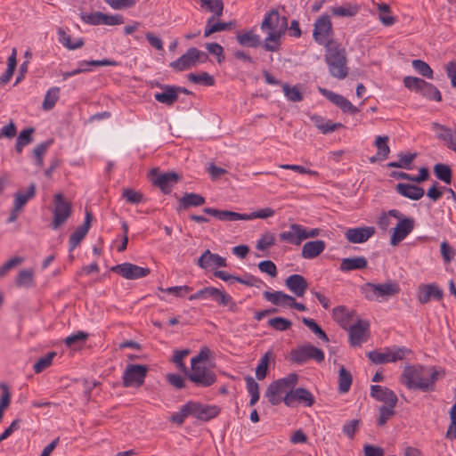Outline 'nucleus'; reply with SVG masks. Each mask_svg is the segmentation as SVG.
I'll list each match as a JSON object with an SVG mask.
<instances>
[{"mask_svg": "<svg viewBox=\"0 0 456 456\" xmlns=\"http://www.w3.org/2000/svg\"><path fill=\"white\" fill-rule=\"evenodd\" d=\"M438 375V371L435 369H426L420 365H408L404 367L401 379L403 384L410 390L431 392L435 390Z\"/></svg>", "mask_w": 456, "mask_h": 456, "instance_id": "f257e3e1", "label": "nucleus"}, {"mask_svg": "<svg viewBox=\"0 0 456 456\" xmlns=\"http://www.w3.org/2000/svg\"><path fill=\"white\" fill-rule=\"evenodd\" d=\"M264 32H267L263 47L269 52L278 51L281 45V37L288 29V19L281 16L278 10L272 9L266 12L260 26Z\"/></svg>", "mask_w": 456, "mask_h": 456, "instance_id": "f03ea898", "label": "nucleus"}, {"mask_svg": "<svg viewBox=\"0 0 456 456\" xmlns=\"http://www.w3.org/2000/svg\"><path fill=\"white\" fill-rule=\"evenodd\" d=\"M325 61L333 77L344 79L348 75L346 50L339 44L325 48Z\"/></svg>", "mask_w": 456, "mask_h": 456, "instance_id": "7ed1b4c3", "label": "nucleus"}, {"mask_svg": "<svg viewBox=\"0 0 456 456\" xmlns=\"http://www.w3.org/2000/svg\"><path fill=\"white\" fill-rule=\"evenodd\" d=\"M361 292L369 301L382 302L400 292L399 284L388 281L385 283L366 282L360 287Z\"/></svg>", "mask_w": 456, "mask_h": 456, "instance_id": "20e7f679", "label": "nucleus"}, {"mask_svg": "<svg viewBox=\"0 0 456 456\" xmlns=\"http://www.w3.org/2000/svg\"><path fill=\"white\" fill-rule=\"evenodd\" d=\"M334 31L330 15L322 14L318 17L314 24L313 37L314 41L327 48L338 44L332 39Z\"/></svg>", "mask_w": 456, "mask_h": 456, "instance_id": "39448f33", "label": "nucleus"}, {"mask_svg": "<svg viewBox=\"0 0 456 456\" xmlns=\"http://www.w3.org/2000/svg\"><path fill=\"white\" fill-rule=\"evenodd\" d=\"M388 214L392 217L398 219V223L394 228L390 239V244L392 246H396L413 231L415 220L412 217L404 216L397 209H391L388 211Z\"/></svg>", "mask_w": 456, "mask_h": 456, "instance_id": "423d86ee", "label": "nucleus"}, {"mask_svg": "<svg viewBox=\"0 0 456 456\" xmlns=\"http://www.w3.org/2000/svg\"><path fill=\"white\" fill-rule=\"evenodd\" d=\"M53 221L51 227L53 230L58 229L63 225L72 213V206L69 201L65 200L62 193H56L53 197Z\"/></svg>", "mask_w": 456, "mask_h": 456, "instance_id": "0eeeda50", "label": "nucleus"}, {"mask_svg": "<svg viewBox=\"0 0 456 456\" xmlns=\"http://www.w3.org/2000/svg\"><path fill=\"white\" fill-rule=\"evenodd\" d=\"M410 352L411 351L406 349L404 346H397L394 348L387 347L384 349V352H379L378 350L370 351L367 353V357L375 364H385L403 360L406 354Z\"/></svg>", "mask_w": 456, "mask_h": 456, "instance_id": "6e6552de", "label": "nucleus"}, {"mask_svg": "<svg viewBox=\"0 0 456 456\" xmlns=\"http://www.w3.org/2000/svg\"><path fill=\"white\" fill-rule=\"evenodd\" d=\"M324 358L323 351L312 344L297 346L290 353L291 361L297 364H303L309 360H314L320 363L324 361Z\"/></svg>", "mask_w": 456, "mask_h": 456, "instance_id": "1a4fd4ad", "label": "nucleus"}, {"mask_svg": "<svg viewBox=\"0 0 456 456\" xmlns=\"http://www.w3.org/2000/svg\"><path fill=\"white\" fill-rule=\"evenodd\" d=\"M184 375L199 387H208L216 381L215 372L206 366L191 365V369Z\"/></svg>", "mask_w": 456, "mask_h": 456, "instance_id": "9d476101", "label": "nucleus"}, {"mask_svg": "<svg viewBox=\"0 0 456 456\" xmlns=\"http://www.w3.org/2000/svg\"><path fill=\"white\" fill-rule=\"evenodd\" d=\"M149 368L146 365L128 364L122 376L125 387H139L144 383Z\"/></svg>", "mask_w": 456, "mask_h": 456, "instance_id": "9b49d317", "label": "nucleus"}, {"mask_svg": "<svg viewBox=\"0 0 456 456\" xmlns=\"http://www.w3.org/2000/svg\"><path fill=\"white\" fill-rule=\"evenodd\" d=\"M283 403L288 407H295L297 403L311 407L314 404L315 398L308 389L297 387L286 393Z\"/></svg>", "mask_w": 456, "mask_h": 456, "instance_id": "f8f14e48", "label": "nucleus"}, {"mask_svg": "<svg viewBox=\"0 0 456 456\" xmlns=\"http://www.w3.org/2000/svg\"><path fill=\"white\" fill-rule=\"evenodd\" d=\"M110 271L127 280H137L146 277L151 273L150 268L127 262L112 266Z\"/></svg>", "mask_w": 456, "mask_h": 456, "instance_id": "ddd939ff", "label": "nucleus"}, {"mask_svg": "<svg viewBox=\"0 0 456 456\" xmlns=\"http://www.w3.org/2000/svg\"><path fill=\"white\" fill-rule=\"evenodd\" d=\"M151 182L159 187L164 194H169L173 186L178 182L179 175L175 172L159 173L154 168L151 172Z\"/></svg>", "mask_w": 456, "mask_h": 456, "instance_id": "4468645a", "label": "nucleus"}, {"mask_svg": "<svg viewBox=\"0 0 456 456\" xmlns=\"http://www.w3.org/2000/svg\"><path fill=\"white\" fill-rule=\"evenodd\" d=\"M189 405L191 416L201 421H208L220 413V408L216 405L203 404L194 401H189Z\"/></svg>", "mask_w": 456, "mask_h": 456, "instance_id": "2eb2a0df", "label": "nucleus"}, {"mask_svg": "<svg viewBox=\"0 0 456 456\" xmlns=\"http://www.w3.org/2000/svg\"><path fill=\"white\" fill-rule=\"evenodd\" d=\"M318 91L330 102L338 107L343 112L350 114H356L359 112V109L353 105L351 102L343 95L322 87H318Z\"/></svg>", "mask_w": 456, "mask_h": 456, "instance_id": "dca6fc26", "label": "nucleus"}, {"mask_svg": "<svg viewBox=\"0 0 456 456\" xmlns=\"http://www.w3.org/2000/svg\"><path fill=\"white\" fill-rule=\"evenodd\" d=\"M370 390V395L376 401L383 403L384 405L396 406L397 395L390 388L379 385H371Z\"/></svg>", "mask_w": 456, "mask_h": 456, "instance_id": "f3484780", "label": "nucleus"}, {"mask_svg": "<svg viewBox=\"0 0 456 456\" xmlns=\"http://www.w3.org/2000/svg\"><path fill=\"white\" fill-rule=\"evenodd\" d=\"M374 234V227L361 226L347 229L345 232V237L350 243L359 244L366 242Z\"/></svg>", "mask_w": 456, "mask_h": 456, "instance_id": "a211bd4d", "label": "nucleus"}, {"mask_svg": "<svg viewBox=\"0 0 456 456\" xmlns=\"http://www.w3.org/2000/svg\"><path fill=\"white\" fill-rule=\"evenodd\" d=\"M93 219V216L91 212L86 211V217L83 224L77 227L74 232L71 233L69 240V250L71 252L73 251L84 240V238L86 236V234L89 232V229L91 227V222Z\"/></svg>", "mask_w": 456, "mask_h": 456, "instance_id": "6ab92c4d", "label": "nucleus"}, {"mask_svg": "<svg viewBox=\"0 0 456 456\" xmlns=\"http://www.w3.org/2000/svg\"><path fill=\"white\" fill-rule=\"evenodd\" d=\"M304 226L299 224H291L287 231L279 234L281 241L288 242L294 246H299L304 241Z\"/></svg>", "mask_w": 456, "mask_h": 456, "instance_id": "aec40b11", "label": "nucleus"}, {"mask_svg": "<svg viewBox=\"0 0 456 456\" xmlns=\"http://www.w3.org/2000/svg\"><path fill=\"white\" fill-rule=\"evenodd\" d=\"M432 130L436 132V138L444 142L450 150L456 151V129L452 130L438 122H433Z\"/></svg>", "mask_w": 456, "mask_h": 456, "instance_id": "412c9836", "label": "nucleus"}, {"mask_svg": "<svg viewBox=\"0 0 456 456\" xmlns=\"http://www.w3.org/2000/svg\"><path fill=\"white\" fill-rule=\"evenodd\" d=\"M198 265L202 269L225 267L226 259L218 254L206 249L198 259Z\"/></svg>", "mask_w": 456, "mask_h": 456, "instance_id": "4be33fe9", "label": "nucleus"}, {"mask_svg": "<svg viewBox=\"0 0 456 456\" xmlns=\"http://www.w3.org/2000/svg\"><path fill=\"white\" fill-rule=\"evenodd\" d=\"M285 286L295 296L301 297L308 289L306 279L300 274H291L285 280Z\"/></svg>", "mask_w": 456, "mask_h": 456, "instance_id": "5701e85b", "label": "nucleus"}, {"mask_svg": "<svg viewBox=\"0 0 456 456\" xmlns=\"http://www.w3.org/2000/svg\"><path fill=\"white\" fill-rule=\"evenodd\" d=\"M196 65L194 47L189 48L182 56L169 63V67L175 71L187 70Z\"/></svg>", "mask_w": 456, "mask_h": 456, "instance_id": "b1692460", "label": "nucleus"}, {"mask_svg": "<svg viewBox=\"0 0 456 456\" xmlns=\"http://www.w3.org/2000/svg\"><path fill=\"white\" fill-rule=\"evenodd\" d=\"M443 295V290L436 284L431 283L419 287L418 299L421 304H427L430 299H442Z\"/></svg>", "mask_w": 456, "mask_h": 456, "instance_id": "393cba45", "label": "nucleus"}, {"mask_svg": "<svg viewBox=\"0 0 456 456\" xmlns=\"http://www.w3.org/2000/svg\"><path fill=\"white\" fill-rule=\"evenodd\" d=\"M395 191L400 195L411 200H419L425 194V191L422 187L411 183H399L395 186Z\"/></svg>", "mask_w": 456, "mask_h": 456, "instance_id": "a878e982", "label": "nucleus"}, {"mask_svg": "<svg viewBox=\"0 0 456 456\" xmlns=\"http://www.w3.org/2000/svg\"><path fill=\"white\" fill-rule=\"evenodd\" d=\"M370 323L367 321L358 320L349 329V339L352 346H359L362 342L365 332L369 331Z\"/></svg>", "mask_w": 456, "mask_h": 456, "instance_id": "bb28decb", "label": "nucleus"}, {"mask_svg": "<svg viewBox=\"0 0 456 456\" xmlns=\"http://www.w3.org/2000/svg\"><path fill=\"white\" fill-rule=\"evenodd\" d=\"M326 248L324 240H317L307 241L303 245L301 256L305 259H314L320 256Z\"/></svg>", "mask_w": 456, "mask_h": 456, "instance_id": "cd10ccee", "label": "nucleus"}, {"mask_svg": "<svg viewBox=\"0 0 456 456\" xmlns=\"http://www.w3.org/2000/svg\"><path fill=\"white\" fill-rule=\"evenodd\" d=\"M157 86L162 89V92L156 93L154 95V98L157 102L167 106H171L178 100V95L175 93V86L163 85L159 83H158Z\"/></svg>", "mask_w": 456, "mask_h": 456, "instance_id": "c85d7f7f", "label": "nucleus"}, {"mask_svg": "<svg viewBox=\"0 0 456 456\" xmlns=\"http://www.w3.org/2000/svg\"><path fill=\"white\" fill-rule=\"evenodd\" d=\"M206 200L203 196L194 192H185L178 200L176 210L188 209L191 207H200L204 205Z\"/></svg>", "mask_w": 456, "mask_h": 456, "instance_id": "c756f323", "label": "nucleus"}, {"mask_svg": "<svg viewBox=\"0 0 456 456\" xmlns=\"http://www.w3.org/2000/svg\"><path fill=\"white\" fill-rule=\"evenodd\" d=\"M202 212L207 215L212 216L221 221H232L233 222V221H238V220H241L242 218H245L242 216V214H240V213L229 211V210H220V209H216V208H204L202 209Z\"/></svg>", "mask_w": 456, "mask_h": 456, "instance_id": "7c9ffc66", "label": "nucleus"}, {"mask_svg": "<svg viewBox=\"0 0 456 456\" xmlns=\"http://www.w3.org/2000/svg\"><path fill=\"white\" fill-rule=\"evenodd\" d=\"M368 266V261L364 256H354L343 258L339 269L342 272L362 270Z\"/></svg>", "mask_w": 456, "mask_h": 456, "instance_id": "2f4dec72", "label": "nucleus"}, {"mask_svg": "<svg viewBox=\"0 0 456 456\" xmlns=\"http://www.w3.org/2000/svg\"><path fill=\"white\" fill-rule=\"evenodd\" d=\"M236 40L241 46L256 48L262 45L260 37L255 34L253 30L238 32Z\"/></svg>", "mask_w": 456, "mask_h": 456, "instance_id": "473e14b6", "label": "nucleus"}, {"mask_svg": "<svg viewBox=\"0 0 456 456\" xmlns=\"http://www.w3.org/2000/svg\"><path fill=\"white\" fill-rule=\"evenodd\" d=\"M273 386H275V381L272 382L267 387L265 396L272 405H278L281 402H283V398L281 397V395L286 394L289 392V389L283 385H280L276 387Z\"/></svg>", "mask_w": 456, "mask_h": 456, "instance_id": "72a5a7b5", "label": "nucleus"}, {"mask_svg": "<svg viewBox=\"0 0 456 456\" xmlns=\"http://www.w3.org/2000/svg\"><path fill=\"white\" fill-rule=\"evenodd\" d=\"M275 356L273 353L269 350L267 351L259 360L258 364L256 368V377L258 380L265 379L268 371V366L271 362H274Z\"/></svg>", "mask_w": 456, "mask_h": 456, "instance_id": "f704fd0d", "label": "nucleus"}, {"mask_svg": "<svg viewBox=\"0 0 456 456\" xmlns=\"http://www.w3.org/2000/svg\"><path fill=\"white\" fill-rule=\"evenodd\" d=\"M36 195V184L34 183H30L27 191H17L14 193V201L13 205L16 209H22L24 206L28 203V201L33 199Z\"/></svg>", "mask_w": 456, "mask_h": 456, "instance_id": "c9c22d12", "label": "nucleus"}, {"mask_svg": "<svg viewBox=\"0 0 456 456\" xmlns=\"http://www.w3.org/2000/svg\"><path fill=\"white\" fill-rule=\"evenodd\" d=\"M216 17L217 16L212 15L208 19L204 30L205 37H208L216 32L228 30L232 28V22H215Z\"/></svg>", "mask_w": 456, "mask_h": 456, "instance_id": "e433bc0d", "label": "nucleus"}, {"mask_svg": "<svg viewBox=\"0 0 456 456\" xmlns=\"http://www.w3.org/2000/svg\"><path fill=\"white\" fill-rule=\"evenodd\" d=\"M17 66V50L16 48H12L11 55L7 59V69L5 72L0 77V85L7 84L16 69Z\"/></svg>", "mask_w": 456, "mask_h": 456, "instance_id": "4c0bfd02", "label": "nucleus"}, {"mask_svg": "<svg viewBox=\"0 0 456 456\" xmlns=\"http://www.w3.org/2000/svg\"><path fill=\"white\" fill-rule=\"evenodd\" d=\"M58 36L59 42L69 50H76L84 45V39L82 37L77 38L72 42L71 37L61 28L58 29Z\"/></svg>", "mask_w": 456, "mask_h": 456, "instance_id": "58836bf2", "label": "nucleus"}, {"mask_svg": "<svg viewBox=\"0 0 456 456\" xmlns=\"http://www.w3.org/2000/svg\"><path fill=\"white\" fill-rule=\"evenodd\" d=\"M353 377L349 370L341 366L338 370V391L340 394H346L350 390Z\"/></svg>", "mask_w": 456, "mask_h": 456, "instance_id": "ea45409f", "label": "nucleus"}, {"mask_svg": "<svg viewBox=\"0 0 456 456\" xmlns=\"http://www.w3.org/2000/svg\"><path fill=\"white\" fill-rule=\"evenodd\" d=\"M34 132L33 127H28L19 134L15 143V150L19 154L22 152L25 146L33 142L32 134Z\"/></svg>", "mask_w": 456, "mask_h": 456, "instance_id": "a19ab883", "label": "nucleus"}, {"mask_svg": "<svg viewBox=\"0 0 456 456\" xmlns=\"http://www.w3.org/2000/svg\"><path fill=\"white\" fill-rule=\"evenodd\" d=\"M60 98V88L58 86H53L49 88L45 95V99L42 103V108L45 110H52Z\"/></svg>", "mask_w": 456, "mask_h": 456, "instance_id": "79ce46f5", "label": "nucleus"}, {"mask_svg": "<svg viewBox=\"0 0 456 456\" xmlns=\"http://www.w3.org/2000/svg\"><path fill=\"white\" fill-rule=\"evenodd\" d=\"M53 140L50 139L45 142H43L37 144L33 150V156L35 158V165L37 167H42L44 165V155L49 149V147L53 144Z\"/></svg>", "mask_w": 456, "mask_h": 456, "instance_id": "37998d69", "label": "nucleus"}, {"mask_svg": "<svg viewBox=\"0 0 456 456\" xmlns=\"http://www.w3.org/2000/svg\"><path fill=\"white\" fill-rule=\"evenodd\" d=\"M419 94L431 101L441 102L442 94L436 86L427 81L424 82Z\"/></svg>", "mask_w": 456, "mask_h": 456, "instance_id": "c03bdc74", "label": "nucleus"}, {"mask_svg": "<svg viewBox=\"0 0 456 456\" xmlns=\"http://www.w3.org/2000/svg\"><path fill=\"white\" fill-rule=\"evenodd\" d=\"M118 62L114 60L103 59L97 61H80L77 62V66L84 69V72L92 70V67L100 66H117Z\"/></svg>", "mask_w": 456, "mask_h": 456, "instance_id": "a18cd8bd", "label": "nucleus"}, {"mask_svg": "<svg viewBox=\"0 0 456 456\" xmlns=\"http://www.w3.org/2000/svg\"><path fill=\"white\" fill-rule=\"evenodd\" d=\"M34 282V273L30 269H24L19 272L15 284L18 287L30 288Z\"/></svg>", "mask_w": 456, "mask_h": 456, "instance_id": "49530a36", "label": "nucleus"}, {"mask_svg": "<svg viewBox=\"0 0 456 456\" xmlns=\"http://www.w3.org/2000/svg\"><path fill=\"white\" fill-rule=\"evenodd\" d=\"M187 78L194 84L204 85L207 86H212L215 85V78L205 71L199 74L190 73L187 75Z\"/></svg>", "mask_w": 456, "mask_h": 456, "instance_id": "de8ad7c7", "label": "nucleus"}, {"mask_svg": "<svg viewBox=\"0 0 456 456\" xmlns=\"http://www.w3.org/2000/svg\"><path fill=\"white\" fill-rule=\"evenodd\" d=\"M200 6L208 12H213L215 16L223 15L224 3L222 0H200Z\"/></svg>", "mask_w": 456, "mask_h": 456, "instance_id": "09e8293b", "label": "nucleus"}, {"mask_svg": "<svg viewBox=\"0 0 456 456\" xmlns=\"http://www.w3.org/2000/svg\"><path fill=\"white\" fill-rule=\"evenodd\" d=\"M436 176L444 183L450 184L452 183V169L448 165L438 163L434 166Z\"/></svg>", "mask_w": 456, "mask_h": 456, "instance_id": "8fccbe9b", "label": "nucleus"}, {"mask_svg": "<svg viewBox=\"0 0 456 456\" xmlns=\"http://www.w3.org/2000/svg\"><path fill=\"white\" fill-rule=\"evenodd\" d=\"M388 136L387 135H379L376 137L375 140V146L377 147L378 151V158H381L384 160L388 158V155L390 153V148L387 144L388 142Z\"/></svg>", "mask_w": 456, "mask_h": 456, "instance_id": "3c124183", "label": "nucleus"}, {"mask_svg": "<svg viewBox=\"0 0 456 456\" xmlns=\"http://www.w3.org/2000/svg\"><path fill=\"white\" fill-rule=\"evenodd\" d=\"M191 353L190 349H183V350H175L172 357V362L176 365V367L183 372V374L187 373L189 369L183 362V359L189 355Z\"/></svg>", "mask_w": 456, "mask_h": 456, "instance_id": "603ef678", "label": "nucleus"}, {"mask_svg": "<svg viewBox=\"0 0 456 456\" xmlns=\"http://www.w3.org/2000/svg\"><path fill=\"white\" fill-rule=\"evenodd\" d=\"M282 90L287 99L293 102H301L304 99V95L298 86H290L288 84L282 85Z\"/></svg>", "mask_w": 456, "mask_h": 456, "instance_id": "864d4df0", "label": "nucleus"}, {"mask_svg": "<svg viewBox=\"0 0 456 456\" xmlns=\"http://www.w3.org/2000/svg\"><path fill=\"white\" fill-rule=\"evenodd\" d=\"M413 69L422 77L432 79L433 70L430 66L422 60H413L411 62Z\"/></svg>", "mask_w": 456, "mask_h": 456, "instance_id": "5fc2aeb1", "label": "nucleus"}, {"mask_svg": "<svg viewBox=\"0 0 456 456\" xmlns=\"http://www.w3.org/2000/svg\"><path fill=\"white\" fill-rule=\"evenodd\" d=\"M333 319L344 329L346 328L349 321V314L345 306L339 305L333 309Z\"/></svg>", "mask_w": 456, "mask_h": 456, "instance_id": "6e6d98bb", "label": "nucleus"}, {"mask_svg": "<svg viewBox=\"0 0 456 456\" xmlns=\"http://www.w3.org/2000/svg\"><path fill=\"white\" fill-rule=\"evenodd\" d=\"M359 11L356 5L336 6L330 9L332 15L338 17H352Z\"/></svg>", "mask_w": 456, "mask_h": 456, "instance_id": "4d7b16f0", "label": "nucleus"}, {"mask_svg": "<svg viewBox=\"0 0 456 456\" xmlns=\"http://www.w3.org/2000/svg\"><path fill=\"white\" fill-rule=\"evenodd\" d=\"M56 355L55 352H50L45 356L39 358L37 362L34 364L33 370L36 373H40L46 368H48L53 362V359Z\"/></svg>", "mask_w": 456, "mask_h": 456, "instance_id": "13d9d810", "label": "nucleus"}, {"mask_svg": "<svg viewBox=\"0 0 456 456\" xmlns=\"http://www.w3.org/2000/svg\"><path fill=\"white\" fill-rule=\"evenodd\" d=\"M395 406L391 405H381L379 408V417L377 420L378 426H383L387 421L395 414Z\"/></svg>", "mask_w": 456, "mask_h": 456, "instance_id": "bf43d9fd", "label": "nucleus"}, {"mask_svg": "<svg viewBox=\"0 0 456 456\" xmlns=\"http://www.w3.org/2000/svg\"><path fill=\"white\" fill-rule=\"evenodd\" d=\"M268 325L278 331H284L292 326V322L283 317H274L268 321Z\"/></svg>", "mask_w": 456, "mask_h": 456, "instance_id": "052dcab7", "label": "nucleus"}, {"mask_svg": "<svg viewBox=\"0 0 456 456\" xmlns=\"http://www.w3.org/2000/svg\"><path fill=\"white\" fill-rule=\"evenodd\" d=\"M185 379H187L185 376L183 377L176 373H167L166 376V379L168 384L175 389H183L187 387Z\"/></svg>", "mask_w": 456, "mask_h": 456, "instance_id": "680f3d73", "label": "nucleus"}, {"mask_svg": "<svg viewBox=\"0 0 456 456\" xmlns=\"http://www.w3.org/2000/svg\"><path fill=\"white\" fill-rule=\"evenodd\" d=\"M191 415V410L189 402L183 405L179 411L175 412L170 420L177 425H182L185 421L186 418Z\"/></svg>", "mask_w": 456, "mask_h": 456, "instance_id": "e2e57ef3", "label": "nucleus"}, {"mask_svg": "<svg viewBox=\"0 0 456 456\" xmlns=\"http://www.w3.org/2000/svg\"><path fill=\"white\" fill-rule=\"evenodd\" d=\"M424 82L425 80L416 77L407 76L403 78L404 86L407 89L411 91H415L416 93L419 94L421 90V86H423Z\"/></svg>", "mask_w": 456, "mask_h": 456, "instance_id": "0e129e2a", "label": "nucleus"}, {"mask_svg": "<svg viewBox=\"0 0 456 456\" xmlns=\"http://www.w3.org/2000/svg\"><path fill=\"white\" fill-rule=\"evenodd\" d=\"M275 244V237L272 232H265L257 240L256 248L258 250L264 251Z\"/></svg>", "mask_w": 456, "mask_h": 456, "instance_id": "69168bd1", "label": "nucleus"}, {"mask_svg": "<svg viewBox=\"0 0 456 456\" xmlns=\"http://www.w3.org/2000/svg\"><path fill=\"white\" fill-rule=\"evenodd\" d=\"M237 282L244 284L248 287H256V288H260V287L265 285V283L261 279H259L252 274H249V273H245V275L243 277L239 276V279H237Z\"/></svg>", "mask_w": 456, "mask_h": 456, "instance_id": "338daca9", "label": "nucleus"}, {"mask_svg": "<svg viewBox=\"0 0 456 456\" xmlns=\"http://www.w3.org/2000/svg\"><path fill=\"white\" fill-rule=\"evenodd\" d=\"M444 70L452 87L456 89V59L448 61L444 66Z\"/></svg>", "mask_w": 456, "mask_h": 456, "instance_id": "774afa93", "label": "nucleus"}]
</instances>
